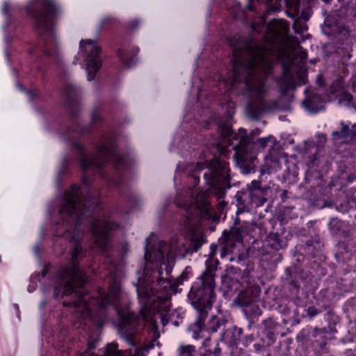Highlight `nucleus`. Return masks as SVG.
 Listing matches in <instances>:
<instances>
[{
  "instance_id": "1",
  "label": "nucleus",
  "mask_w": 356,
  "mask_h": 356,
  "mask_svg": "<svg viewBox=\"0 0 356 356\" xmlns=\"http://www.w3.org/2000/svg\"><path fill=\"white\" fill-rule=\"evenodd\" d=\"M60 232L65 230L64 236L73 243L70 263L59 272L60 284L56 287L54 296L76 294V300L63 302L65 306L74 309V316L87 325L91 323L99 327L106 318V307L113 305L120 316L119 332L124 341L131 346V356H145L144 352L153 348L160 337L157 320L166 324L161 309L156 302L165 298V292L172 285L170 273L175 255L182 254L187 250L185 244L177 238L169 242L160 241L157 246L145 248V266L142 277H138L136 291L140 305V313L135 315L127 311L121 312L118 306L120 295V285L116 275L111 271V282L106 293L99 289L97 297L87 301L86 294L80 291L87 282L85 273L77 266L83 251L79 241L82 238L80 225L90 220L94 240L92 248L105 252L109 247V234L118 227L108 216H60Z\"/></svg>"
},
{
  "instance_id": "2",
  "label": "nucleus",
  "mask_w": 356,
  "mask_h": 356,
  "mask_svg": "<svg viewBox=\"0 0 356 356\" xmlns=\"http://www.w3.org/2000/svg\"><path fill=\"white\" fill-rule=\"evenodd\" d=\"M252 28L257 33H265L262 41L252 38L242 40L240 35L227 39L233 48V74L232 79H224L222 81L229 89L243 84L248 97L247 114L252 119H258L268 108L265 99L268 92L266 80L272 71L277 40L286 36L289 25L281 19L272 20L266 25V19L262 17L259 23H252Z\"/></svg>"
},
{
  "instance_id": "3",
  "label": "nucleus",
  "mask_w": 356,
  "mask_h": 356,
  "mask_svg": "<svg viewBox=\"0 0 356 356\" xmlns=\"http://www.w3.org/2000/svg\"><path fill=\"white\" fill-rule=\"evenodd\" d=\"M206 183L209 186L205 191L195 187L188 188L186 196L182 201L180 195L176 202L179 207L186 210V219L184 222V232L190 239V245L197 252L204 243V236L197 230L194 217L197 215H207L210 209V195L222 199L227 189L230 188L228 163L220 159L213 160L208 172L204 174Z\"/></svg>"
},
{
  "instance_id": "4",
  "label": "nucleus",
  "mask_w": 356,
  "mask_h": 356,
  "mask_svg": "<svg viewBox=\"0 0 356 356\" xmlns=\"http://www.w3.org/2000/svg\"><path fill=\"white\" fill-rule=\"evenodd\" d=\"M211 250L209 257L205 261L206 268L204 273L193 284L188 293V298L198 314L197 321L193 325L195 339L199 337L197 332L202 331L204 327L208 312L215 300L214 276L219 261L214 258L216 246L211 245Z\"/></svg>"
},
{
  "instance_id": "5",
  "label": "nucleus",
  "mask_w": 356,
  "mask_h": 356,
  "mask_svg": "<svg viewBox=\"0 0 356 356\" xmlns=\"http://www.w3.org/2000/svg\"><path fill=\"white\" fill-rule=\"evenodd\" d=\"M29 15L34 19L37 30L49 35L43 48L45 55L54 58L59 55L58 43L54 36V19L59 8L54 0H33L27 7Z\"/></svg>"
},
{
  "instance_id": "6",
  "label": "nucleus",
  "mask_w": 356,
  "mask_h": 356,
  "mask_svg": "<svg viewBox=\"0 0 356 356\" xmlns=\"http://www.w3.org/2000/svg\"><path fill=\"white\" fill-rule=\"evenodd\" d=\"M222 141L217 144L218 148L225 154L224 147L232 146L235 151L236 156L243 157L247 154L248 138L245 129H241L238 133H234L229 124H222L219 126Z\"/></svg>"
},
{
  "instance_id": "7",
  "label": "nucleus",
  "mask_w": 356,
  "mask_h": 356,
  "mask_svg": "<svg viewBox=\"0 0 356 356\" xmlns=\"http://www.w3.org/2000/svg\"><path fill=\"white\" fill-rule=\"evenodd\" d=\"M79 54L84 57L88 80L92 81L102 67V60L100 56L99 47L91 40H81Z\"/></svg>"
},
{
  "instance_id": "8",
  "label": "nucleus",
  "mask_w": 356,
  "mask_h": 356,
  "mask_svg": "<svg viewBox=\"0 0 356 356\" xmlns=\"http://www.w3.org/2000/svg\"><path fill=\"white\" fill-rule=\"evenodd\" d=\"M257 193V191L250 190L248 193H238L236 195V205L238 207L237 215L250 211L253 204L258 206V203L260 201L258 198Z\"/></svg>"
},
{
  "instance_id": "9",
  "label": "nucleus",
  "mask_w": 356,
  "mask_h": 356,
  "mask_svg": "<svg viewBox=\"0 0 356 356\" xmlns=\"http://www.w3.org/2000/svg\"><path fill=\"white\" fill-rule=\"evenodd\" d=\"M295 68L293 65L283 67V74L279 80L280 91L283 95L296 88L295 76L293 74Z\"/></svg>"
},
{
  "instance_id": "10",
  "label": "nucleus",
  "mask_w": 356,
  "mask_h": 356,
  "mask_svg": "<svg viewBox=\"0 0 356 356\" xmlns=\"http://www.w3.org/2000/svg\"><path fill=\"white\" fill-rule=\"evenodd\" d=\"M321 97L318 94H313L312 96L307 99L303 104L306 108L314 113H317L322 108V106H318L315 103L320 100Z\"/></svg>"
},
{
  "instance_id": "11",
  "label": "nucleus",
  "mask_w": 356,
  "mask_h": 356,
  "mask_svg": "<svg viewBox=\"0 0 356 356\" xmlns=\"http://www.w3.org/2000/svg\"><path fill=\"white\" fill-rule=\"evenodd\" d=\"M341 136L343 138L356 137V123L353 124L351 128L348 125L345 124L343 122H341Z\"/></svg>"
},
{
  "instance_id": "12",
  "label": "nucleus",
  "mask_w": 356,
  "mask_h": 356,
  "mask_svg": "<svg viewBox=\"0 0 356 356\" xmlns=\"http://www.w3.org/2000/svg\"><path fill=\"white\" fill-rule=\"evenodd\" d=\"M195 347L193 345H181L177 349L178 356H194Z\"/></svg>"
},
{
  "instance_id": "13",
  "label": "nucleus",
  "mask_w": 356,
  "mask_h": 356,
  "mask_svg": "<svg viewBox=\"0 0 356 356\" xmlns=\"http://www.w3.org/2000/svg\"><path fill=\"white\" fill-rule=\"evenodd\" d=\"M118 56L124 67H130L134 64V58H130L129 53L124 50L120 49Z\"/></svg>"
},
{
  "instance_id": "14",
  "label": "nucleus",
  "mask_w": 356,
  "mask_h": 356,
  "mask_svg": "<svg viewBox=\"0 0 356 356\" xmlns=\"http://www.w3.org/2000/svg\"><path fill=\"white\" fill-rule=\"evenodd\" d=\"M224 321L220 320L216 316H212L207 325V330L211 332H216Z\"/></svg>"
},
{
  "instance_id": "15",
  "label": "nucleus",
  "mask_w": 356,
  "mask_h": 356,
  "mask_svg": "<svg viewBox=\"0 0 356 356\" xmlns=\"http://www.w3.org/2000/svg\"><path fill=\"white\" fill-rule=\"evenodd\" d=\"M102 356H124V355L118 349L117 344L111 343L107 346Z\"/></svg>"
},
{
  "instance_id": "16",
  "label": "nucleus",
  "mask_w": 356,
  "mask_h": 356,
  "mask_svg": "<svg viewBox=\"0 0 356 356\" xmlns=\"http://www.w3.org/2000/svg\"><path fill=\"white\" fill-rule=\"evenodd\" d=\"M293 28L296 33H302L307 29L305 22L300 19H296L293 24Z\"/></svg>"
},
{
  "instance_id": "17",
  "label": "nucleus",
  "mask_w": 356,
  "mask_h": 356,
  "mask_svg": "<svg viewBox=\"0 0 356 356\" xmlns=\"http://www.w3.org/2000/svg\"><path fill=\"white\" fill-rule=\"evenodd\" d=\"M286 42L288 47L293 51H296L300 47L299 40H298V38L293 36L287 35Z\"/></svg>"
},
{
  "instance_id": "18",
  "label": "nucleus",
  "mask_w": 356,
  "mask_h": 356,
  "mask_svg": "<svg viewBox=\"0 0 356 356\" xmlns=\"http://www.w3.org/2000/svg\"><path fill=\"white\" fill-rule=\"evenodd\" d=\"M352 99L353 97L350 93L341 91L339 97V102L348 106L351 103Z\"/></svg>"
},
{
  "instance_id": "19",
  "label": "nucleus",
  "mask_w": 356,
  "mask_h": 356,
  "mask_svg": "<svg viewBox=\"0 0 356 356\" xmlns=\"http://www.w3.org/2000/svg\"><path fill=\"white\" fill-rule=\"evenodd\" d=\"M343 88V83L341 79H338L336 81H334L331 88H330V92L335 95L339 92Z\"/></svg>"
},
{
  "instance_id": "20",
  "label": "nucleus",
  "mask_w": 356,
  "mask_h": 356,
  "mask_svg": "<svg viewBox=\"0 0 356 356\" xmlns=\"http://www.w3.org/2000/svg\"><path fill=\"white\" fill-rule=\"evenodd\" d=\"M76 90L77 88L74 84L69 83L65 86V93L67 95V97H70L71 96L73 95L74 93H75Z\"/></svg>"
},
{
  "instance_id": "21",
  "label": "nucleus",
  "mask_w": 356,
  "mask_h": 356,
  "mask_svg": "<svg viewBox=\"0 0 356 356\" xmlns=\"http://www.w3.org/2000/svg\"><path fill=\"white\" fill-rule=\"evenodd\" d=\"M95 345L94 342H90L88 343V350L85 351L81 356H95L93 353L90 352V350L95 348Z\"/></svg>"
},
{
  "instance_id": "22",
  "label": "nucleus",
  "mask_w": 356,
  "mask_h": 356,
  "mask_svg": "<svg viewBox=\"0 0 356 356\" xmlns=\"http://www.w3.org/2000/svg\"><path fill=\"white\" fill-rule=\"evenodd\" d=\"M318 312H319L318 311V309L313 306L309 307L307 309V314L310 317L315 316L316 315H317L318 314Z\"/></svg>"
},
{
  "instance_id": "23",
  "label": "nucleus",
  "mask_w": 356,
  "mask_h": 356,
  "mask_svg": "<svg viewBox=\"0 0 356 356\" xmlns=\"http://www.w3.org/2000/svg\"><path fill=\"white\" fill-rule=\"evenodd\" d=\"M272 138L271 136H269L268 138H260L257 140V143L261 147H265L267 145V143L270 141V140Z\"/></svg>"
},
{
  "instance_id": "24",
  "label": "nucleus",
  "mask_w": 356,
  "mask_h": 356,
  "mask_svg": "<svg viewBox=\"0 0 356 356\" xmlns=\"http://www.w3.org/2000/svg\"><path fill=\"white\" fill-rule=\"evenodd\" d=\"M294 53L298 54L301 60L305 59L307 57V51L301 47L295 51Z\"/></svg>"
},
{
  "instance_id": "25",
  "label": "nucleus",
  "mask_w": 356,
  "mask_h": 356,
  "mask_svg": "<svg viewBox=\"0 0 356 356\" xmlns=\"http://www.w3.org/2000/svg\"><path fill=\"white\" fill-rule=\"evenodd\" d=\"M259 186H260V182L259 181L254 180L251 183V186H250V190H255V191H257V189L258 188H259Z\"/></svg>"
},
{
  "instance_id": "26",
  "label": "nucleus",
  "mask_w": 356,
  "mask_h": 356,
  "mask_svg": "<svg viewBox=\"0 0 356 356\" xmlns=\"http://www.w3.org/2000/svg\"><path fill=\"white\" fill-rule=\"evenodd\" d=\"M301 18L303 19L305 21L308 20L309 18V15L308 13L302 11L301 13Z\"/></svg>"
},
{
  "instance_id": "27",
  "label": "nucleus",
  "mask_w": 356,
  "mask_h": 356,
  "mask_svg": "<svg viewBox=\"0 0 356 356\" xmlns=\"http://www.w3.org/2000/svg\"><path fill=\"white\" fill-rule=\"evenodd\" d=\"M3 12L4 14H8V5L5 3L3 7Z\"/></svg>"
},
{
  "instance_id": "28",
  "label": "nucleus",
  "mask_w": 356,
  "mask_h": 356,
  "mask_svg": "<svg viewBox=\"0 0 356 356\" xmlns=\"http://www.w3.org/2000/svg\"><path fill=\"white\" fill-rule=\"evenodd\" d=\"M110 182V184H113L114 185H116V186H118L120 184H119V180L118 179H110L108 181Z\"/></svg>"
},
{
  "instance_id": "29",
  "label": "nucleus",
  "mask_w": 356,
  "mask_h": 356,
  "mask_svg": "<svg viewBox=\"0 0 356 356\" xmlns=\"http://www.w3.org/2000/svg\"><path fill=\"white\" fill-rule=\"evenodd\" d=\"M209 341H210V339L209 338H207L206 340L204 341L203 343H202V346L205 348L208 347L209 346Z\"/></svg>"
},
{
  "instance_id": "30",
  "label": "nucleus",
  "mask_w": 356,
  "mask_h": 356,
  "mask_svg": "<svg viewBox=\"0 0 356 356\" xmlns=\"http://www.w3.org/2000/svg\"><path fill=\"white\" fill-rule=\"evenodd\" d=\"M332 135L333 136H338V137H339V138H342V137L341 136V131H333V132H332Z\"/></svg>"
},
{
  "instance_id": "31",
  "label": "nucleus",
  "mask_w": 356,
  "mask_h": 356,
  "mask_svg": "<svg viewBox=\"0 0 356 356\" xmlns=\"http://www.w3.org/2000/svg\"><path fill=\"white\" fill-rule=\"evenodd\" d=\"M220 348H216V349L214 350L213 351V353L214 355H216V356H218V355L220 354Z\"/></svg>"
},
{
  "instance_id": "32",
  "label": "nucleus",
  "mask_w": 356,
  "mask_h": 356,
  "mask_svg": "<svg viewBox=\"0 0 356 356\" xmlns=\"http://www.w3.org/2000/svg\"><path fill=\"white\" fill-rule=\"evenodd\" d=\"M227 335H228V332H226L223 334L222 338L224 340H227Z\"/></svg>"
},
{
  "instance_id": "33",
  "label": "nucleus",
  "mask_w": 356,
  "mask_h": 356,
  "mask_svg": "<svg viewBox=\"0 0 356 356\" xmlns=\"http://www.w3.org/2000/svg\"><path fill=\"white\" fill-rule=\"evenodd\" d=\"M252 134L255 135H259L260 134V131L259 129H255L252 131Z\"/></svg>"
},
{
  "instance_id": "34",
  "label": "nucleus",
  "mask_w": 356,
  "mask_h": 356,
  "mask_svg": "<svg viewBox=\"0 0 356 356\" xmlns=\"http://www.w3.org/2000/svg\"><path fill=\"white\" fill-rule=\"evenodd\" d=\"M192 179H193L194 183L199 182V178L198 177H193Z\"/></svg>"
},
{
  "instance_id": "35",
  "label": "nucleus",
  "mask_w": 356,
  "mask_h": 356,
  "mask_svg": "<svg viewBox=\"0 0 356 356\" xmlns=\"http://www.w3.org/2000/svg\"><path fill=\"white\" fill-rule=\"evenodd\" d=\"M248 9H249L250 10H253L252 6L251 5L248 6Z\"/></svg>"
},
{
  "instance_id": "36",
  "label": "nucleus",
  "mask_w": 356,
  "mask_h": 356,
  "mask_svg": "<svg viewBox=\"0 0 356 356\" xmlns=\"http://www.w3.org/2000/svg\"><path fill=\"white\" fill-rule=\"evenodd\" d=\"M309 36V35H306L305 38H303V40H305V39H306V38H307Z\"/></svg>"
},
{
  "instance_id": "37",
  "label": "nucleus",
  "mask_w": 356,
  "mask_h": 356,
  "mask_svg": "<svg viewBox=\"0 0 356 356\" xmlns=\"http://www.w3.org/2000/svg\"><path fill=\"white\" fill-rule=\"evenodd\" d=\"M299 76L301 79L303 78V75L302 74Z\"/></svg>"
},
{
  "instance_id": "38",
  "label": "nucleus",
  "mask_w": 356,
  "mask_h": 356,
  "mask_svg": "<svg viewBox=\"0 0 356 356\" xmlns=\"http://www.w3.org/2000/svg\"><path fill=\"white\" fill-rule=\"evenodd\" d=\"M106 20H107L106 19H104L103 21V23L105 24Z\"/></svg>"
},
{
  "instance_id": "39",
  "label": "nucleus",
  "mask_w": 356,
  "mask_h": 356,
  "mask_svg": "<svg viewBox=\"0 0 356 356\" xmlns=\"http://www.w3.org/2000/svg\"><path fill=\"white\" fill-rule=\"evenodd\" d=\"M229 238H231V236H228L227 242L229 241Z\"/></svg>"
}]
</instances>
